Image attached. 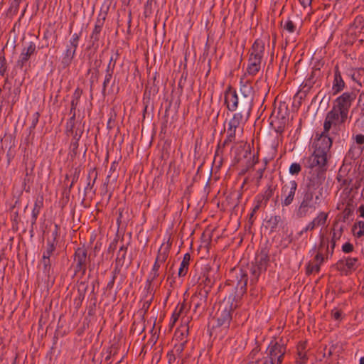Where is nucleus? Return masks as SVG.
I'll return each mask as SVG.
<instances>
[{
	"instance_id": "obj_5",
	"label": "nucleus",
	"mask_w": 364,
	"mask_h": 364,
	"mask_svg": "<svg viewBox=\"0 0 364 364\" xmlns=\"http://www.w3.org/2000/svg\"><path fill=\"white\" fill-rule=\"evenodd\" d=\"M360 166L356 171L355 168L350 173V169L346 170V166H342L339 169L337 179L342 186L350 188V190L358 189L360 187L364 176L360 171Z\"/></svg>"
},
{
	"instance_id": "obj_56",
	"label": "nucleus",
	"mask_w": 364,
	"mask_h": 364,
	"mask_svg": "<svg viewBox=\"0 0 364 364\" xmlns=\"http://www.w3.org/2000/svg\"><path fill=\"white\" fill-rule=\"evenodd\" d=\"M320 271V265L316 263L309 262L306 267V274H311L314 272H318Z\"/></svg>"
},
{
	"instance_id": "obj_18",
	"label": "nucleus",
	"mask_w": 364,
	"mask_h": 364,
	"mask_svg": "<svg viewBox=\"0 0 364 364\" xmlns=\"http://www.w3.org/2000/svg\"><path fill=\"white\" fill-rule=\"evenodd\" d=\"M82 94V90L80 89L79 87L76 88L73 96H72V100L70 102V114L71 117L68 120L66 124H69L70 127H73V124H75V119H76V108L79 103L80 99L81 97V95Z\"/></svg>"
},
{
	"instance_id": "obj_7",
	"label": "nucleus",
	"mask_w": 364,
	"mask_h": 364,
	"mask_svg": "<svg viewBox=\"0 0 364 364\" xmlns=\"http://www.w3.org/2000/svg\"><path fill=\"white\" fill-rule=\"evenodd\" d=\"M325 180L324 170H312L307 178L305 188L303 191H309L315 194V191L323 188L322 183Z\"/></svg>"
},
{
	"instance_id": "obj_20",
	"label": "nucleus",
	"mask_w": 364,
	"mask_h": 364,
	"mask_svg": "<svg viewBox=\"0 0 364 364\" xmlns=\"http://www.w3.org/2000/svg\"><path fill=\"white\" fill-rule=\"evenodd\" d=\"M269 262V251L267 248H262L259 253L256 255L255 262H252L256 267L264 272H266Z\"/></svg>"
},
{
	"instance_id": "obj_38",
	"label": "nucleus",
	"mask_w": 364,
	"mask_h": 364,
	"mask_svg": "<svg viewBox=\"0 0 364 364\" xmlns=\"http://www.w3.org/2000/svg\"><path fill=\"white\" fill-rule=\"evenodd\" d=\"M351 79L360 87L364 85V68H358L350 74Z\"/></svg>"
},
{
	"instance_id": "obj_13",
	"label": "nucleus",
	"mask_w": 364,
	"mask_h": 364,
	"mask_svg": "<svg viewBox=\"0 0 364 364\" xmlns=\"http://www.w3.org/2000/svg\"><path fill=\"white\" fill-rule=\"evenodd\" d=\"M37 53V47L34 42H29L24 46L19 55L16 65L21 69L26 65L30 58Z\"/></svg>"
},
{
	"instance_id": "obj_52",
	"label": "nucleus",
	"mask_w": 364,
	"mask_h": 364,
	"mask_svg": "<svg viewBox=\"0 0 364 364\" xmlns=\"http://www.w3.org/2000/svg\"><path fill=\"white\" fill-rule=\"evenodd\" d=\"M273 194L274 189L272 188L271 186H269L268 188L264 192V194L259 197L260 198V200H262V202H264V205H266L268 200L272 197Z\"/></svg>"
},
{
	"instance_id": "obj_12",
	"label": "nucleus",
	"mask_w": 364,
	"mask_h": 364,
	"mask_svg": "<svg viewBox=\"0 0 364 364\" xmlns=\"http://www.w3.org/2000/svg\"><path fill=\"white\" fill-rule=\"evenodd\" d=\"M334 135L330 133L325 134L324 131L321 133L319 136L315 140V150L320 153L328 154L333 143Z\"/></svg>"
},
{
	"instance_id": "obj_60",
	"label": "nucleus",
	"mask_w": 364,
	"mask_h": 364,
	"mask_svg": "<svg viewBox=\"0 0 364 364\" xmlns=\"http://www.w3.org/2000/svg\"><path fill=\"white\" fill-rule=\"evenodd\" d=\"M59 230L60 227L58 225L55 224L54 229L52 231L51 237L52 238L50 239V241H53L54 244H57V239L59 237Z\"/></svg>"
},
{
	"instance_id": "obj_25",
	"label": "nucleus",
	"mask_w": 364,
	"mask_h": 364,
	"mask_svg": "<svg viewBox=\"0 0 364 364\" xmlns=\"http://www.w3.org/2000/svg\"><path fill=\"white\" fill-rule=\"evenodd\" d=\"M275 113L276 111L274 110L272 114L270 124L277 133L282 134L284 131L288 119L285 115H282V117H279V115H275Z\"/></svg>"
},
{
	"instance_id": "obj_27",
	"label": "nucleus",
	"mask_w": 364,
	"mask_h": 364,
	"mask_svg": "<svg viewBox=\"0 0 364 364\" xmlns=\"http://www.w3.org/2000/svg\"><path fill=\"white\" fill-rule=\"evenodd\" d=\"M250 114H243V112H237L233 114L232 118L229 122L228 129H233L236 132V129L242 123L245 122L250 117Z\"/></svg>"
},
{
	"instance_id": "obj_36",
	"label": "nucleus",
	"mask_w": 364,
	"mask_h": 364,
	"mask_svg": "<svg viewBox=\"0 0 364 364\" xmlns=\"http://www.w3.org/2000/svg\"><path fill=\"white\" fill-rule=\"evenodd\" d=\"M317 252L326 256V259H328V257H330L331 250H329V240L328 238H325L323 236L321 237Z\"/></svg>"
},
{
	"instance_id": "obj_59",
	"label": "nucleus",
	"mask_w": 364,
	"mask_h": 364,
	"mask_svg": "<svg viewBox=\"0 0 364 364\" xmlns=\"http://www.w3.org/2000/svg\"><path fill=\"white\" fill-rule=\"evenodd\" d=\"M301 165L298 163H293L289 167V173L292 175H297L301 171Z\"/></svg>"
},
{
	"instance_id": "obj_29",
	"label": "nucleus",
	"mask_w": 364,
	"mask_h": 364,
	"mask_svg": "<svg viewBox=\"0 0 364 364\" xmlns=\"http://www.w3.org/2000/svg\"><path fill=\"white\" fill-rule=\"evenodd\" d=\"M161 265L154 262V266L151 269V272L149 273L148 278L146 281L145 289L147 293H151L153 291V288L151 284L154 279H156L159 277V269Z\"/></svg>"
},
{
	"instance_id": "obj_49",
	"label": "nucleus",
	"mask_w": 364,
	"mask_h": 364,
	"mask_svg": "<svg viewBox=\"0 0 364 364\" xmlns=\"http://www.w3.org/2000/svg\"><path fill=\"white\" fill-rule=\"evenodd\" d=\"M282 221L279 215H274L267 221L268 226L270 228L272 232L274 231L278 227L279 223Z\"/></svg>"
},
{
	"instance_id": "obj_62",
	"label": "nucleus",
	"mask_w": 364,
	"mask_h": 364,
	"mask_svg": "<svg viewBox=\"0 0 364 364\" xmlns=\"http://www.w3.org/2000/svg\"><path fill=\"white\" fill-rule=\"evenodd\" d=\"M326 259V256L317 252L314 257V262L321 266V264Z\"/></svg>"
},
{
	"instance_id": "obj_17",
	"label": "nucleus",
	"mask_w": 364,
	"mask_h": 364,
	"mask_svg": "<svg viewBox=\"0 0 364 364\" xmlns=\"http://www.w3.org/2000/svg\"><path fill=\"white\" fill-rule=\"evenodd\" d=\"M105 21V15L100 18V14L97 18L94 29L90 35V46L93 48L98 47V41L100 40V36L102 30L104 23Z\"/></svg>"
},
{
	"instance_id": "obj_43",
	"label": "nucleus",
	"mask_w": 364,
	"mask_h": 364,
	"mask_svg": "<svg viewBox=\"0 0 364 364\" xmlns=\"http://www.w3.org/2000/svg\"><path fill=\"white\" fill-rule=\"evenodd\" d=\"M342 232H343L342 228H341L338 230H336L335 229H333L332 237H331V241L329 242V243L331 245L330 257L333 254V250L336 247V243L337 240H338L341 238V237L342 235Z\"/></svg>"
},
{
	"instance_id": "obj_58",
	"label": "nucleus",
	"mask_w": 364,
	"mask_h": 364,
	"mask_svg": "<svg viewBox=\"0 0 364 364\" xmlns=\"http://www.w3.org/2000/svg\"><path fill=\"white\" fill-rule=\"evenodd\" d=\"M118 56H119L118 53H116L114 55H112L109 59V62L108 63L107 69H109V68H110L111 73H114V67L116 65V61L117 60Z\"/></svg>"
},
{
	"instance_id": "obj_63",
	"label": "nucleus",
	"mask_w": 364,
	"mask_h": 364,
	"mask_svg": "<svg viewBox=\"0 0 364 364\" xmlns=\"http://www.w3.org/2000/svg\"><path fill=\"white\" fill-rule=\"evenodd\" d=\"M353 139H355L356 144L358 145V146H364V135L362 134H356L355 136H353Z\"/></svg>"
},
{
	"instance_id": "obj_30",
	"label": "nucleus",
	"mask_w": 364,
	"mask_h": 364,
	"mask_svg": "<svg viewBox=\"0 0 364 364\" xmlns=\"http://www.w3.org/2000/svg\"><path fill=\"white\" fill-rule=\"evenodd\" d=\"M43 206V197L42 196H38L34 203V207L32 210L31 214V226L36 225L38 216L40 213L41 208Z\"/></svg>"
},
{
	"instance_id": "obj_50",
	"label": "nucleus",
	"mask_w": 364,
	"mask_h": 364,
	"mask_svg": "<svg viewBox=\"0 0 364 364\" xmlns=\"http://www.w3.org/2000/svg\"><path fill=\"white\" fill-rule=\"evenodd\" d=\"M32 173L33 168L30 171H28L27 168H26V174L23 178V188L26 191H28V189L30 188V183H32Z\"/></svg>"
},
{
	"instance_id": "obj_3",
	"label": "nucleus",
	"mask_w": 364,
	"mask_h": 364,
	"mask_svg": "<svg viewBox=\"0 0 364 364\" xmlns=\"http://www.w3.org/2000/svg\"><path fill=\"white\" fill-rule=\"evenodd\" d=\"M322 188H319L315 195L309 191H302L299 197V205L296 210V215L299 218L306 217L312 210L319 206L322 200Z\"/></svg>"
},
{
	"instance_id": "obj_19",
	"label": "nucleus",
	"mask_w": 364,
	"mask_h": 364,
	"mask_svg": "<svg viewBox=\"0 0 364 364\" xmlns=\"http://www.w3.org/2000/svg\"><path fill=\"white\" fill-rule=\"evenodd\" d=\"M265 50V43L263 40L258 38L255 41L250 49V58L262 61Z\"/></svg>"
},
{
	"instance_id": "obj_37",
	"label": "nucleus",
	"mask_w": 364,
	"mask_h": 364,
	"mask_svg": "<svg viewBox=\"0 0 364 364\" xmlns=\"http://www.w3.org/2000/svg\"><path fill=\"white\" fill-rule=\"evenodd\" d=\"M264 273L263 271L260 270L259 267H256L252 263L251 264L250 267V285L253 286L255 285L259 278V276Z\"/></svg>"
},
{
	"instance_id": "obj_64",
	"label": "nucleus",
	"mask_w": 364,
	"mask_h": 364,
	"mask_svg": "<svg viewBox=\"0 0 364 364\" xmlns=\"http://www.w3.org/2000/svg\"><path fill=\"white\" fill-rule=\"evenodd\" d=\"M354 250V247L353 244L350 242H346L342 246V251L345 253H350L352 252Z\"/></svg>"
},
{
	"instance_id": "obj_46",
	"label": "nucleus",
	"mask_w": 364,
	"mask_h": 364,
	"mask_svg": "<svg viewBox=\"0 0 364 364\" xmlns=\"http://www.w3.org/2000/svg\"><path fill=\"white\" fill-rule=\"evenodd\" d=\"M354 207L352 204L348 203L342 212V221L346 222L353 215Z\"/></svg>"
},
{
	"instance_id": "obj_47",
	"label": "nucleus",
	"mask_w": 364,
	"mask_h": 364,
	"mask_svg": "<svg viewBox=\"0 0 364 364\" xmlns=\"http://www.w3.org/2000/svg\"><path fill=\"white\" fill-rule=\"evenodd\" d=\"M281 26L290 33H293L296 31V24L289 18L287 19L285 21H282Z\"/></svg>"
},
{
	"instance_id": "obj_15",
	"label": "nucleus",
	"mask_w": 364,
	"mask_h": 364,
	"mask_svg": "<svg viewBox=\"0 0 364 364\" xmlns=\"http://www.w3.org/2000/svg\"><path fill=\"white\" fill-rule=\"evenodd\" d=\"M209 289H200L191 299V304L196 311L199 308H204L206 304Z\"/></svg>"
},
{
	"instance_id": "obj_21",
	"label": "nucleus",
	"mask_w": 364,
	"mask_h": 364,
	"mask_svg": "<svg viewBox=\"0 0 364 364\" xmlns=\"http://www.w3.org/2000/svg\"><path fill=\"white\" fill-rule=\"evenodd\" d=\"M239 95L245 99V101H248L253 105L255 92L251 82L249 80H247L245 82L242 81L240 82Z\"/></svg>"
},
{
	"instance_id": "obj_9",
	"label": "nucleus",
	"mask_w": 364,
	"mask_h": 364,
	"mask_svg": "<svg viewBox=\"0 0 364 364\" xmlns=\"http://www.w3.org/2000/svg\"><path fill=\"white\" fill-rule=\"evenodd\" d=\"M359 265L358 257H343L334 266L341 274L347 276L355 272Z\"/></svg>"
},
{
	"instance_id": "obj_39",
	"label": "nucleus",
	"mask_w": 364,
	"mask_h": 364,
	"mask_svg": "<svg viewBox=\"0 0 364 364\" xmlns=\"http://www.w3.org/2000/svg\"><path fill=\"white\" fill-rule=\"evenodd\" d=\"M41 262L43 264V272L48 277V279H49L53 273L51 267V260L49 258H46V256H42Z\"/></svg>"
},
{
	"instance_id": "obj_23",
	"label": "nucleus",
	"mask_w": 364,
	"mask_h": 364,
	"mask_svg": "<svg viewBox=\"0 0 364 364\" xmlns=\"http://www.w3.org/2000/svg\"><path fill=\"white\" fill-rule=\"evenodd\" d=\"M364 150V146H351L348 151L347 152L343 166H346V170H348V166L351 165L353 161L358 159L360 156L362 154Z\"/></svg>"
},
{
	"instance_id": "obj_51",
	"label": "nucleus",
	"mask_w": 364,
	"mask_h": 364,
	"mask_svg": "<svg viewBox=\"0 0 364 364\" xmlns=\"http://www.w3.org/2000/svg\"><path fill=\"white\" fill-rule=\"evenodd\" d=\"M127 253L125 252H118L117 256L116 258V264H115V272L117 269L122 267L125 264V259H126Z\"/></svg>"
},
{
	"instance_id": "obj_1",
	"label": "nucleus",
	"mask_w": 364,
	"mask_h": 364,
	"mask_svg": "<svg viewBox=\"0 0 364 364\" xmlns=\"http://www.w3.org/2000/svg\"><path fill=\"white\" fill-rule=\"evenodd\" d=\"M356 97L355 91L345 92L334 100L332 108L326 113L323 122V130L325 134L330 133L335 136L339 135L344 129L349 109Z\"/></svg>"
},
{
	"instance_id": "obj_24",
	"label": "nucleus",
	"mask_w": 364,
	"mask_h": 364,
	"mask_svg": "<svg viewBox=\"0 0 364 364\" xmlns=\"http://www.w3.org/2000/svg\"><path fill=\"white\" fill-rule=\"evenodd\" d=\"M260 348L259 346L254 348L250 353L245 364H269L267 358L264 355H259Z\"/></svg>"
},
{
	"instance_id": "obj_14",
	"label": "nucleus",
	"mask_w": 364,
	"mask_h": 364,
	"mask_svg": "<svg viewBox=\"0 0 364 364\" xmlns=\"http://www.w3.org/2000/svg\"><path fill=\"white\" fill-rule=\"evenodd\" d=\"M309 166L312 170H323L327 163V154L318 152L314 150V153L309 157ZM326 168H324V171Z\"/></svg>"
},
{
	"instance_id": "obj_10",
	"label": "nucleus",
	"mask_w": 364,
	"mask_h": 364,
	"mask_svg": "<svg viewBox=\"0 0 364 364\" xmlns=\"http://www.w3.org/2000/svg\"><path fill=\"white\" fill-rule=\"evenodd\" d=\"M66 132L68 135L73 136L70 145V151L72 156H75L77 154V149L79 147V141L84 132V127L80 124L76 126V123L73 124V127H70L69 124H66Z\"/></svg>"
},
{
	"instance_id": "obj_44",
	"label": "nucleus",
	"mask_w": 364,
	"mask_h": 364,
	"mask_svg": "<svg viewBox=\"0 0 364 364\" xmlns=\"http://www.w3.org/2000/svg\"><path fill=\"white\" fill-rule=\"evenodd\" d=\"M168 247H161L159 250L155 262L159 265L164 263L168 257Z\"/></svg>"
},
{
	"instance_id": "obj_34",
	"label": "nucleus",
	"mask_w": 364,
	"mask_h": 364,
	"mask_svg": "<svg viewBox=\"0 0 364 364\" xmlns=\"http://www.w3.org/2000/svg\"><path fill=\"white\" fill-rule=\"evenodd\" d=\"M262 61L259 60H255L252 58L248 59V65L247 68V72L249 75H255L261 68Z\"/></svg>"
},
{
	"instance_id": "obj_48",
	"label": "nucleus",
	"mask_w": 364,
	"mask_h": 364,
	"mask_svg": "<svg viewBox=\"0 0 364 364\" xmlns=\"http://www.w3.org/2000/svg\"><path fill=\"white\" fill-rule=\"evenodd\" d=\"M56 245L54 244L53 241H50V238L47 240L46 249L43 253V256H46V258L50 259L51 255L55 250Z\"/></svg>"
},
{
	"instance_id": "obj_2",
	"label": "nucleus",
	"mask_w": 364,
	"mask_h": 364,
	"mask_svg": "<svg viewBox=\"0 0 364 364\" xmlns=\"http://www.w3.org/2000/svg\"><path fill=\"white\" fill-rule=\"evenodd\" d=\"M233 311L232 303L222 304L217 313L215 323L211 329L210 330V336L213 334L218 336L219 333L223 336L226 333L230 327V323L232 320V311Z\"/></svg>"
},
{
	"instance_id": "obj_54",
	"label": "nucleus",
	"mask_w": 364,
	"mask_h": 364,
	"mask_svg": "<svg viewBox=\"0 0 364 364\" xmlns=\"http://www.w3.org/2000/svg\"><path fill=\"white\" fill-rule=\"evenodd\" d=\"M81 36V33H75L73 34L71 38L70 39V45L67 47L71 48L73 49L77 50L78 46L79 40Z\"/></svg>"
},
{
	"instance_id": "obj_40",
	"label": "nucleus",
	"mask_w": 364,
	"mask_h": 364,
	"mask_svg": "<svg viewBox=\"0 0 364 364\" xmlns=\"http://www.w3.org/2000/svg\"><path fill=\"white\" fill-rule=\"evenodd\" d=\"M191 260V255L188 253L184 255L183 260L178 269V276L183 277L188 272V265Z\"/></svg>"
},
{
	"instance_id": "obj_42",
	"label": "nucleus",
	"mask_w": 364,
	"mask_h": 364,
	"mask_svg": "<svg viewBox=\"0 0 364 364\" xmlns=\"http://www.w3.org/2000/svg\"><path fill=\"white\" fill-rule=\"evenodd\" d=\"M352 232L355 237L360 238L364 236V221L359 220L354 223Z\"/></svg>"
},
{
	"instance_id": "obj_22",
	"label": "nucleus",
	"mask_w": 364,
	"mask_h": 364,
	"mask_svg": "<svg viewBox=\"0 0 364 364\" xmlns=\"http://www.w3.org/2000/svg\"><path fill=\"white\" fill-rule=\"evenodd\" d=\"M235 138V131L231 129H228V135L226 139L224 140L222 146L218 144V148L216 149L215 157H214V162H215L218 159L219 160V166H220L222 163V153H223V149L228 145L230 143H231Z\"/></svg>"
},
{
	"instance_id": "obj_6",
	"label": "nucleus",
	"mask_w": 364,
	"mask_h": 364,
	"mask_svg": "<svg viewBox=\"0 0 364 364\" xmlns=\"http://www.w3.org/2000/svg\"><path fill=\"white\" fill-rule=\"evenodd\" d=\"M284 344L277 341H271L266 350V355L269 364H282L286 353Z\"/></svg>"
},
{
	"instance_id": "obj_16",
	"label": "nucleus",
	"mask_w": 364,
	"mask_h": 364,
	"mask_svg": "<svg viewBox=\"0 0 364 364\" xmlns=\"http://www.w3.org/2000/svg\"><path fill=\"white\" fill-rule=\"evenodd\" d=\"M240 279L235 287V294L232 296V300L237 301L246 293L247 284L248 281L247 273L243 270H240Z\"/></svg>"
},
{
	"instance_id": "obj_31",
	"label": "nucleus",
	"mask_w": 364,
	"mask_h": 364,
	"mask_svg": "<svg viewBox=\"0 0 364 364\" xmlns=\"http://www.w3.org/2000/svg\"><path fill=\"white\" fill-rule=\"evenodd\" d=\"M320 75V69L319 68H314L311 71L309 77L304 80V82L301 84L302 88L306 89V92L309 91V90L313 87V85L316 82V80Z\"/></svg>"
},
{
	"instance_id": "obj_32",
	"label": "nucleus",
	"mask_w": 364,
	"mask_h": 364,
	"mask_svg": "<svg viewBox=\"0 0 364 364\" xmlns=\"http://www.w3.org/2000/svg\"><path fill=\"white\" fill-rule=\"evenodd\" d=\"M358 106L360 107V113L355 124L358 127L364 128V90L361 92L358 97Z\"/></svg>"
},
{
	"instance_id": "obj_61",
	"label": "nucleus",
	"mask_w": 364,
	"mask_h": 364,
	"mask_svg": "<svg viewBox=\"0 0 364 364\" xmlns=\"http://www.w3.org/2000/svg\"><path fill=\"white\" fill-rule=\"evenodd\" d=\"M353 24L356 28L363 30L364 28V18L360 16H357L355 18Z\"/></svg>"
},
{
	"instance_id": "obj_33",
	"label": "nucleus",
	"mask_w": 364,
	"mask_h": 364,
	"mask_svg": "<svg viewBox=\"0 0 364 364\" xmlns=\"http://www.w3.org/2000/svg\"><path fill=\"white\" fill-rule=\"evenodd\" d=\"M75 53L76 50L75 49L67 47L60 62L63 68L65 69L71 64Z\"/></svg>"
},
{
	"instance_id": "obj_45",
	"label": "nucleus",
	"mask_w": 364,
	"mask_h": 364,
	"mask_svg": "<svg viewBox=\"0 0 364 364\" xmlns=\"http://www.w3.org/2000/svg\"><path fill=\"white\" fill-rule=\"evenodd\" d=\"M328 213L325 212H320L317 216L313 219L312 222L315 223L316 227L323 226L326 223Z\"/></svg>"
},
{
	"instance_id": "obj_11",
	"label": "nucleus",
	"mask_w": 364,
	"mask_h": 364,
	"mask_svg": "<svg viewBox=\"0 0 364 364\" xmlns=\"http://www.w3.org/2000/svg\"><path fill=\"white\" fill-rule=\"evenodd\" d=\"M298 184L295 180H291L284 184L281 189V204L283 207L290 205L295 197Z\"/></svg>"
},
{
	"instance_id": "obj_4",
	"label": "nucleus",
	"mask_w": 364,
	"mask_h": 364,
	"mask_svg": "<svg viewBox=\"0 0 364 364\" xmlns=\"http://www.w3.org/2000/svg\"><path fill=\"white\" fill-rule=\"evenodd\" d=\"M224 103L227 109L230 112H243V114L251 113L253 105L237 95L236 90L229 86L224 93Z\"/></svg>"
},
{
	"instance_id": "obj_8",
	"label": "nucleus",
	"mask_w": 364,
	"mask_h": 364,
	"mask_svg": "<svg viewBox=\"0 0 364 364\" xmlns=\"http://www.w3.org/2000/svg\"><path fill=\"white\" fill-rule=\"evenodd\" d=\"M90 261V258L87 255L86 247L84 246L77 247L74 254L75 274L82 272L85 274Z\"/></svg>"
},
{
	"instance_id": "obj_41",
	"label": "nucleus",
	"mask_w": 364,
	"mask_h": 364,
	"mask_svg": "<svg viewBox=\"0 0 364 364\" xmlns=\"http://www.w3.org/2000/svg\"><path fill=\"white\" fill-rule=\"evenodd\" d=\"M97 178V172L95 168L89 171L87 180L88 183L85 188V192L87 193L88 190H91Z\"/></svg>"
},
{
	"instance_id": "obj_57",
	"label": "nucleus",
	"mask_w": 364,
	"mask_h": 364,
	"mask_svg": "<svg viewBox=\"0 0 364 364\" xmlns=\"http://www.w3.org/2000/svg\"><path fill=\"white\" fill-rule=\"evenodd\" d=\"M39 117H40V113L38 112H36L32 115V122H31V126L29 127L30 133H31L32 131L36 128V127L38 122Z\"/></svg>"
},
{
	"instance_id": "obj_35",
	"label": "nucleus",
	"mask_w": 364,
	"mask_h": 364,
	"mask_svg": "<svg viewBox=\"0 0 364 364\" xmlns=\"http://www.w3.org/2000/svg\"><path fill=\"white\" fill-rule=\"evenodd\" d=\"M308 360L307 352L304 343L300 344L297 347V358L295 364H306Z\"/></svg>"
},
{
	"instance_id": "obj_28",
	"label": "nucleus",
	"mask_w": 364,
	"mask_h": 364,
	"mask_svg": "<svg viewBox=\"0 0 364 364\" xmlns=\"http://www.w3.org/2000/svg\"><path fill=\"white\" fill-rule=\"evenodd\" d=\"M87 288L88 284L85 282H82L78 285L77 296L74 299V306L75 309H78L82 306Z\"/></svg>"
},
{
	"instance_id": "obj_53",
	"label": "nucleus",
	"mask_w": 364,
	"mask_h": 364,
	"mask_svg": "<svg viewBox=\"0 0 364 364\" xmlns=\"http://www.w3.org/2000/svg\"><path fill=\"white\" fill-rule=\"evenodd\" d=\"M112 75H113V73H111L110 68H109V69H106V74H105V80L103 82L102 90V92L104 95H105L107 87L109 85V83L110 82Z\"/></svg>"
},
{
	"instance_id": "obj_26",
	"label": "nucleus",
	"mask_w": 364,
	"mask_h": 364,
	"mask_svg": "<svg viewBox=\"0 0 364 364\" xmlns=\"http://www.w3.org/2000/svg\"><path fill=\"white\" fill-rule=\"evenodd\" d=\"M345 82L341 76V73L339 70L338 65L334 68V76L332 85V90L334 94H337L341 92L345 87Z\"/></svg>"
},
{
	"instance_id": "obj_55",
	"label": "nucleus",
	"mask_w": 364,
	"mask_h": 364,
	"mask_svg": "<svg viewBox=\"0 0 364 364\" xmlns=\"http://www.w3.org/2000/svg\"><path fill=\"white\" fill-rule=\"evenodd\" d=\"M7 62L4 55L0 56V75L4 77L7 71Z\"/></svg>"
}]
</instances>
